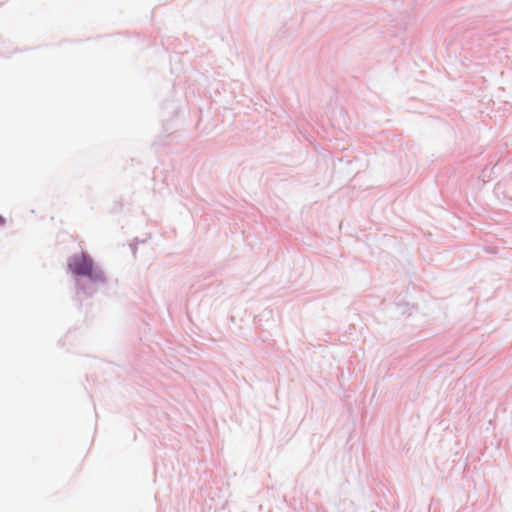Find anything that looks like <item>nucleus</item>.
<instances>
[{
	"label": "nucleus",
	"mask_w": 512,
	"mask_h": 512,
	"mask_svg": "<svg viewBox=\"0 0 512 512\" xmlns=\"http://www.w3.org/2000/svg\"><path fill=\"white\" fill-rule=\"evenodd\" d=\"M69 269L79 276L91 277L93 272V263L90 258L84 254L73 256L69 261Z\"/></svg>",
	"instance_id": "f257e3e1"
},
{
	"label": "nucleus",
	"mask_w": 512,
	"mask_h": 512,
	"mask_svg": "<svg viewBox=\"0 0 512 512\" xmlns=\"http://www.w3.org/2000/svg\"><path fill=\"white\" fill-rule=\"evenodd\" d=\"M5 219L0 215V226L4 225Z\"/></svg>",
	"instance_id": "f03ea898"
}]
</instances>
